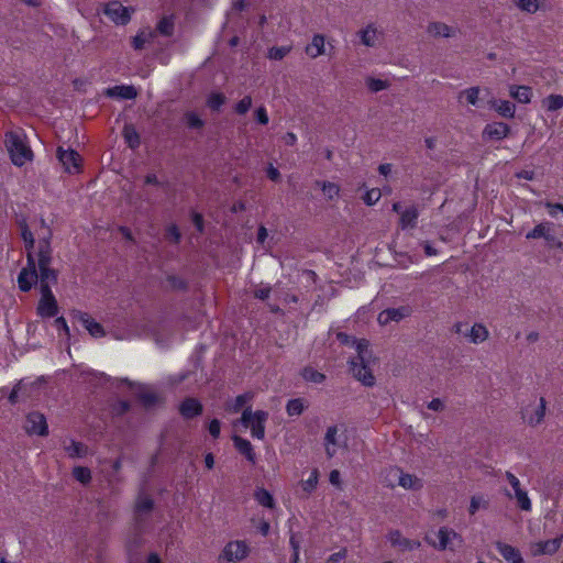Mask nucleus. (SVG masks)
I'll return each mask as SVG.
<instances>
[{
  "label": "nucleus",
  "mask_w": 563,
  "mask_h": 563,
  "mask_svg": "<svg viewBox=\"0 0 563 563\" xmlns=\"http://www.w3.org/2000/svg\"><path fill=\"white\" fill-rule=\"evenodd\" d=\"M154 508V500L148 495H139L134 507V530L137 536L145 530L144 523Z\"/></svg>",
  "instance_id": "obj_6"
},
{
  "label": "nucleus",
  "mask_w": 563,
  "mask_h": 563,
  "mask_svg": "<svg viewBox=\"0 0 563 563\" xmlns=\"http://www.w3.org/2000/svg\"><path fill=\"white\" fill-rule=\"evenodd\" d=\"M202 411V405L196 398H186L179 406V412L185 419H191L199 416Z\"/></svg>",
  "instance_id": "obj_25"
},
{
  "label": "nucleus",
  "mask_w": 563,
  "mask_h": 563,
  "mask_svg": "<svg viewBox=\"0 0 563 563\" xmlns=\"http://www.w3.org/2000/svg\"><path fill=\"white\" fill-rule=\"evenodd\" d=\"M345 556H346V550H341L339 552L331 554L328 558L327 563H340L343 559H345Z\"/></svg>",
  "instance_id": "obj_64"
},
{
  "label": "nucleus",
  "mask_w": 563,
  "mask_h": 563,
  "mask_svg": "<svg viewBox=\"0 0 563 563\" xmlns=\"http://www.w3.org/2000/svg\"><path fill=\"white\" fill-rule=\"evenodd\" d=\"M73 475L81 484H88L91 481V472L88 467L76 466L73 470Z\"/></svg>",
  "instance_id": "obj_45"
},
{
  "label": "nucleus",
  "mask_w": 563,
  "mask_h": 563,
  "mask_svg": "<svg viewBox=\"0 0 563 563\" xmlns=\"http://www.w3.org/2000/svg\"><path fill=\"white\" fill-rule=\"evenodd\" d=\"M387 540L393 547L401 551H412L421 547L420 541L405 538L399 530H393L387 534Z\"/></svg>",
  "instance_id": "obj_21"
},
{
  "label": "nucleus",
  "mask_w": 563,
  "mask_h": 563,
  "mask_svg": "<svg viewBox=\"0 0 563 563\" xmlns=\"http://www.w3.org/2000/svg\"><path fill=\"white\" fill-rule=\"evenodd\" d=\"M4 144L15 166L21 167L33 159V152L22 130L7 132L4 135Z\"/></svg>",
  "instance_id": "obj_2"
},
{
  "label": "nucleus",
  "mask_w": 563,
  "mask_h": 563,
  "mask_svg": "<svg viewBox=\"0 0 563 563\" xmlns=\"http://www.w3.org/2000/svg\"><path fill=\"white\" fill-rule=\"evenodd\" d=\"M319 472L317 468L312 470L310 476L301 483V488L305 493L311 494L318 485Z\"/></svg>",
  "instance_id": "obj_42"
},
{
  "label": "nucleus",
  "mask_w": 563,
  "mask_h": 563,
  "mask_svg": "<svg viewBox=\"0 0 563 563\" xmlns=\"http://www.w3.org/2000/svg\"><path fill=\"white\" fill-rule=\"evenodd\" d=\"M235 449L243 454L247 461H250L252 464H255L256 462V454L253 450V445L251 442L242 437L234 435L232 438Z\"/></svg>",
  "instance_id": "obj_26"
},
{
  "label": "nucleus",
  "mask_w": 563,
  "mask_h": 563,
  "mask_svg": "<svg viewBox=\"0 0 563 563\" xmlns=\"http://www.w3.org/2000/svg\"><path fill=\"white\" fill-rule=\"evenodd\" d=\"M303 409L305 404L300 398L290 399L286 405V411L288 416H299L302 413Z\"/></svg>",
  "instance_id": "obj_44"
},
{
  "label": "nucleus",
  "mask_w": 563,
  "mask_h": 563,
  "mask_svg": "<svg viewBox=\"0 0 563 563\" xmlns=\"http://www.w3.org/2000/svg\"><path fill=\"white\" fill-rule=\"evenodd\" d=\"M489 336V332L487 330V328L482 324V323H475L468 334H467V338L470 340V342L474 343V344H479L484 341H486Z\"/></svg>",
  "instance_id": "obj_31"
},
{
  "label": "nucleus",
  "mask_w": 563,
  "mask_h": 563,
  "mask_svg": "<svg viewBox=\"0 0 563 563\" xmlns=\"http://www.w3.org/2000/svg\"><path fill=\"white\" fill-rule=\"evenodd\" d=\"M543 107L548 111H556L563 108V96L550 95L543 100Z\"/></svg>",
  "instance_id": "obj_38"
},
{
  "label": "nucleus",
  "mask_w": 563,
  "mask_h": 563,
  "mask_svg": "<svg viewBox=\"0 0 563 563\" xmlns=\"http://www.w3.org/2000/svg\"><path fill=\"white\" fill-rule=\"evenodd\" d=\"M154 37V33L150 30L141 31L132 40V46L134 49H142L148 41Z\"/></svg>",
  "instance_id": "obj_40"
},
{
  "label": "nucleus",
  "mask_w": 563,
  "mask_h": 563,
  "mask_svg": "<svg viewBox=\"0 0 563 563\" xmlns=\"http://www.w3.org/2000/svg\"><path fill=\"white\" fill-rule=\"evenodd\" d=\"M221 423L218 419H213L209 423V432L213 438H218L220 435Z\"/></svg>",
  "instance_id": "obj_62"
},
{
  "label": "nucleus",
  "mask_w": 563,
  "mask_h": 563,
  "mask_svg": "<svg viewBox=\"0 0 563 563\" xmlns=\"http://www.w3.org/2000/svg\"><path fill=\"white\" fill-rule=\"evenodd\" d=\"M427 33L434 38H449L456 36L459 29L444 22L433 21L428 23Z\"/></svg>",
  "instance_id": "obj_20"
},
{
  "label": "nucleus",
  "mask_w": 563,
  "mask_h": 563,
  "mask_svg": "<svg viewBox=\"0 0 563 563\" xmlns=\"http://www.w3.org/2000/svg\"><path fill=\"white\" fill-rule=\"evenodd\" d=\"M156 30L165 36H170L174 33V19L173 16H164L157 23Z\"/></svg>",
  "instance_id": "obj_41"
},
{
  "label": "nucleus",
  "mask_w": 563,
  "mask_h": 563,
  "mask_svg": "<svg viewBox=\"0 0 563 563\" xmlns=\"http://www.w3.org/2000/svg\"><path fill=\"white\" fill-rule=\"evenodd\" d=\"M554 228H555V225L552 222H549V221L541 222V223L537 224L532 230H530L526 234V239L527 240L543 239L545 241V244L548 247L561 249L563 244H562L561 240L556 236Z\"/></svg>",
  "instance_id": "obj_5"
},
{
  "label": "nucleus",
  "mask_w": 563,
  "mask_h": 563,
  "mask_svg": "<svg viewBox=\"0 0 563 563\" xmlns=\"http://www.w3.org/2000/svg\"><path fill=\"white\" fill-rule=\"evenodd\" d=\"M437 536H438L439 542H434L431 539H429L428 537L426 538V541L438 551H445V550L454 551L455 542L459 545H461L463 542L461 534H459L453 529L448 528V527H441L438 530Z\"/></svg>",
  "instance_id": "obj_7"
},
{
  "label": "nucleus",
  "mask_w": 563,
  "mask_h": 563,
  "mask_svg": "<svg viewBox=\"0 0 563 563\" xmlns=\"http://www.w3.org/2000/svg\"><path fill=\"white\" fill-rule=\"evenodd\" d=\"M489 104L504 118H514L516 106L508 100H492Z\"/></svg>",
  "instance_id": "obj_30"
},
{
  "label": "nucleus",
  "mask_w": 563,
  "mask_h": 563,
  "mask_svg": "<svg viewBox=\"0 0 563 563\" xmlns=\"http://www.w3.org/2000/svg\"><path fill=\"white\" fill-rule=\"evenodd\" d=\"M305 380L314 383V384H322L325 380V375L318 372L313 367H305L301 373Z\"/></svg>",
  "instance_id": "obj_37"
},
{
  "label": "nucleus",
  "mask_w": 563,
  "mask_h": 563,
  "mask_svg": "<svg viewBox=\"0 0 563 563\" xmlns=\"http://www.w3.org/2000/svg\"><path fill=\"white\" fill-rule=\"evenodd\" d=\"M251 552L246 541L234 540L228 542L218 556V563H239L245 560Z\"/></svg>",
  "instance_id": "obj_4"
},
{
  "label": "nucleus",
  "mask_w": 563,
  "mask_h": 563,
  "mask_svg": "<svg viewBox=\"0 0 563 563\" xmlns=\"http://www.w3.org/2000/svg\"><path fill=\"white\" fill-rule=\"evenodd\" d=\"M268 420V412L264 410L252 411L251 407L243 410L241 423L251 430L254 439L263 440L265 438V424Z\"/></svg>",
  "instance_id": "obj_3"
},
{
  "label": "nucleus",
  "mask_w": 563,
  "mask_h": 563,
  "mask_svg": "<svg viewBox=\"0 0 563 563\" xmlns=\"http://www.w3.org/2000/svg\"><path fill=\"white\" fill-rule=\"evenodd\" d=\"M419 211L416 206H410L400 212L399 225L402 230L413 229L417 225Z\"/></svg>",
  "instance_id": "obj_27"
},
{
  "label": "nucleus",
  "mask_w": 563,
  "mask_h": 563,
  "mask_svg": "<svg viewBox=\"0 0 563 563\" xmlns=\"http://www.w3.org/2000/svg\"><path fill=\"white\" fill-rule=\"evenodd\" d=\"M397 262H398L399 266H401L402 268H407L409 265L416 263L417 258L411 255L401 253V254H398Z\"/></svg>",
  "instance_id": "obj_57"
},
{
  "label": "nucleus",
  "mask_w": 563,
  "mask_h": 563,
  "mask_svg": "<svg viewBox=\"0 0 563 563\" xmlns=\"http://www.w3.org/2000/svg\"><path fill=\"white\" fill-rule=\"evenodd\" d=\"M19 227L26 250V266L18 275L20 290L24 292L30 291L37 283L40 284V290H44L45 287L51 289V286L57 283V272L51 268V264H38L40 273H37L33 253V247H35L33 233L24 219L19 221Z\"/></svg>",
  "instance_id": "obj_1"
},
{
  "label": "nucleus",
  "mask_w": 563,
  "mask_h": 563,
  "mask_svg": "<svg viewBox=\"0 0 563 563\" xmlns=\"http://www.w3.org/2000/svg\"><path fill=\"white\" fill-rule=\"evenodd\" d=\"M140 399L145 406H152L157 401V396L153 393H142Z\"/></svg>",
  "instance_id": "obj_61"
},
{
  "label": "nucleus",
  "mask_w": 563,
  "mask_h": 563,
  "mask_svg": "<svg viewBox=\"0 0 563 563\" xmlns=\"http://www.w3.org/2000/svg\"><path fill=\"white\" fill-rule=\"evenodd\" d=\"M123 136L125 142L131 148H136L140 145V135L132 125H125L123 129Z\"/></svg>",
  "instance_id": "obj_36"
},
{
  "label": "nucleus",
  "mask_w": 563,
  "mask_h": 563,
  "mask_svg": "<svg viewBox=\"0 0 563 563\" xmlns=\"http://www.w3.org/2000/svg\"><path fill=\"white\" fill-rule=\"evenodd\" d=\"M109 97H114L124 100L134 99L137 96V91L133 86H114L107 90Z\"/></svg>",
  "instance_id": "obj_29"
},
{
  "label": "nucleus",
  "mask_w": 563,
  "mask_h": 563,
  "mask_svg": "<svg viewBox=\"0 0 563 563\" xmlns=\"http://www.w3.org/2000/svg\"><path fill=\"white\" fill-rule=\"evenodd\" d=\"M65 451L70 457H81L87 453V446L81 442L71 440L69 444L65 445Z\"/></svg>",
  "instance_id": "obj_35"
},
{
  "label": "nucleus",
  "mask_w": 563,
  "mask_h": 563,
  "mask_svg": "<svg viewBox=\"0 0 563 563\" xmlns=\"http://www.w3.org/2000/svg\"><path fill=\"white\" fill-rule=\"evenodd\" d=\"M57 158L63 165L65 172L69 174L78 173L80 169V155L71 150H64L62 146L57 148Z\"/></svg>",
  "instance_id": "obj_14"
},
{
  "label": "nucleus",
  "mask_w": 563,
  "mask_h": 563,
  "mask_svg": "<svg viewBox=\"0 0 563 563\" xmlns=\"http://www.w3.org/2000/svg\"><path fill=\"white\" fill-rule=\"evenodd\" d=\"M516 4L522 11L534 13L539 9L538 0H516Z\"/></svg>",
  "instance_id": "obj_49"
},
{
  "label": "nucleus",
  "mask_w": 563,
  "mask_h": 563,
  "mask_svg": "<svg viewBox=\"0 0 563 563\" xmlns=\"http://www.w3.org/2000/svg\"><path fill=\"white\" fill-rule=\"evenodd\" d=\"M478 96H479V88L478 87H471L468 89L463 90L459 98L465 97L468 104L476 106L478 102Z\"/></svg>",
  "instance_id": "obj_47"
},
{
  "label": "nucleus",
  "mask_w": 563,
  "mask_h": 563,
  "mask_svg": "<svg viewBox=\"0 0 563 563\" xmlns=\"http://www.w3.org/2000/svg\"><path fill=\"white\" fill-rule=\"evenodd\" d=\"M413 312V309L409 305L400 307L387 308L380 311L377 316V322L380 325H387L390 322H400L406 318H409Z\"/></svg>",
  "instance_id": "obj_10"
},
{
  "label": "nucleus",
  "mask_w": 563,
  "mask_h": 563,
  "mask_svg": "<svg viewBox=\"0 0 563 563\" xmlns=\"http://www.w3.org/2000/svg\"><path fill=\"white\" fill-rule=\"evenodd\" d=\"M104 14L117 24L124 25L131 20L129 9L118 1L110 2L104 9Z\"/></svg>",
  "instance_id": "obj_19"
},
{
  "label": "nucleus",
  "mask_w": 563,
  "mask_h": 563,
  "mask_svg": "<svg viewBox=\"0 0 563 563\" xmlns=\"http://www.w3.org/2000/svg\"><path fill=\"white\" fill-rule=\"evenodd\" d=\"M547 400L540 397L539 404L536 407L528 406L522 411V419L530 426L536 427L540 424L545 417Z\"/></svg>",
  "instance_id": "obj_15"
},
{
  "label": "nucleus",
  "mask_w": 563,
  "mask_h": 563,
  "mask_svg": "<svg viewBox=\"0 0 563 563\" xmlns=\"http://www.w3.org/2000/svg\"><path fill=\"white\" fill-rule=\"evenodd\" d=\"M255 119L258 123L265 125L268 123L269 121V118H268V114H267V111L265 109V107H258L255 111Z\"/></svg>",
  "instance_id": "obj_58"
},
{
  "label": "nucleus",
  "mask_w": 563,
  "mask_h": 563,
  "mask_svg": "<svg viewBox=\"0 0 563 563\" xmlns=\"http://www.w3.org/2000/svg\"><path fill=\"white\" fill-rule=\"evenodd\" d=\"M186 123L191 129H200L203 126V121L195 112H188L185 115Z\"/></svg>",
  "instance_id": "obj_53"
},
{
  "label": "nucleus",
  "mask_w": 563,
  "mask_h": 563,
  "mask_svg": "<svg viewBox=\"0 0 563 563\" xmlns=\"http://www.w3.org/2000/svg\"><path fill=\"white\" fill-rule=\"evenodd\" d=\"M41 291V299L37 303V314L42 318H52L55 317L58 312V305L55 296L52 292V289L46 288Z\"/></svg>",
  "instance_id": "obj_12"
},
{
  "label": "nucleus",
  "mask_w": 563,
  "mask_h": 563,
  "mask_svg": "<svg viewBox=\"0 0 563 563\" xmlns=\"http://www.w3.org/2000/svg\"><path fill=\"white\" fill-rule=\"evenodd\" d=\"M366 85L372 92H378L388 87V84L385 80L376 78H368L366 80Z\"/></svg>",
  "instance_id": "obj_51"
},
{
  "label": "nucleus",
  "mask_w": 563,
  "mask_h": 563,
  "mask_svg": "<svg viewBox=\"0 0 563 563\" xmlns=\"http://www.w3.org/2000/svg\"><path fill=\"white\" fill-rule=\"evenodd\" d=\"M225 102V97L223 93L220 92H213L208 97L207 104L212 110H219Z\"/></svg>",
  "instance_id": "obj_48"
},
{
  "label": "nucleus",
  "mask_w": 563,
  "mask_h": 563,
  "mask_svg": "<svg viewBox=\"0 0 563 563\" xmlns=\"http://www.w3.org/2000/svg\"><path fill=\"white\" fill-rule=\"evenodd\" d=\"M325 38L322 34H314L311 42L306 46L305 52L310 58H317L324 54Z\"/></svg>",
  "instance_id": "obj_28"
},
{
  "label": "nucleus",
  "mask_w": 563,
  "mask_h": 563,
  "mask_svg": "<svg viewBox=\"0 0 563 563\" xmlns=\"http://www.w3.org/2000/svg\"><path fill=\"white\" fill-rule=\"evenodd\" d=\"M336 435H338V427L331 426L327 429L324 435V444H333L336 445Z\"/></svg>",
  "instance_id": "obj_55"
},
{
  "label": "nucleus",
  "mask_w": 563,
  "mask_h": 563,
  "mask_svg": "<svg viewBox=\"0 0 563 563\" xmlns=\"http://www.w3.org/2000/svg\"><path fill=\"white\" fill-rule=\"evenodd\" d=\"M73 318L80 322L82 327L89 332V334L93 338H102L106 332L103 327L92 319L87 312H82L76 310L73 312Z\"/></svg>",
  "instance_id": "obj_16"
},
{
  "label": "nucleus",
  "mask_w": 563,
  "mask_h": 563,
  "mask_svg": "<svg viewBox=\"0 0 563 563\" xmlns=\"http://www.w3.org/2000/svg\"><path fill=\"white\" fill-rule=\"evenodd\" d=\"M167 238L174 242V243H179L180 239H181V234L179 232V229L176 224H170L167 230Z\"/></svg>",
  "instance_id": "obj_56"
},
{
  "label": "nucleus",
  "mask_w": 563,
  "mask_h": 563,
  "mask_svg": "<svg viewBox=\"0 0 563 563\" xmlns=\"http://www.w3.org/2000/svg\"><path fill=\"white\" fill-rule=\"evenodd\" d=\"M254 496L256 501L264 507L273 508L275 506L272 494L264 488L257 489Z\"/></svg>",
  "instance_id": "obj_39"
},
{
  "label": "nucleus",
  "mask_w": 563,
  "mask_h": 563,
  "mask_svg": "<svg viewBox=\"0 0 563 563\" xmlns=\"http://www.w3.org/2000/svg\"><path fill=\"white\" fill-rule=\"evenodd\" d=\"M505 477L508 481L511 488L514 489V494H511L509 492H505L506 496L508 498H515L517 500L518 507L521 510L530 511L532 508V504L528 496L527 490H525L521 487V483H520L519 478L515 474H512L511 472H508V471L505 473Z\"/></svg>",
  "instance_id": "obj_8"
},
{
  "label": "nucleus",
  "mask_w": 563,
  "mask_h": 563,
  "mask_svg": "<svg viewBox=\"0 0 563 563\" xmlns=\"http://www.w3.org/2000/svg\"><path fill=\"white\" fill-rule=\"evenodd\" d=\"M489 506V501L483 495H474L471 497L468 512L470 515H475L479 509H487Z\"/></svg>",
  "instance_id": "obj_33"
},
{
  "label": "nucleus",
  "mask_w": 563,
  "mask_h": 563,
  "mask_svg": "<svg viewBox=\"0 0 563 563\" xmlns=\"http://www.w3.org/2000/svg\"><path fill=\"white\" fill-rule=\"evenodd\" d=\"M398 477V485L409 490H420L423 487V482L416 475L404 473L399 468L394 470Z\"/></svg>",
  "instance_id": "obj_23"
},
{
  "label": "nucleus",
  "mask_w": 563,
  "mask_h": 563,
  "mask_svg": "<svg viewBox=\"0 0 563 563\" xmlns=\"http://www.w3.org/2000/svg\"><path fill=\"white\" fill-rule=\"evenodd\" d=\"M252 107V98L250 96H245L243 99H241L236 106L235 111L239 114H245Z\"/></svg>",
  "instance_id": "obj_54"
},
{
  "label": "nucleus",
  "mask_w": 563,
  "mask_h": 563,
  "mask_svg": "<svg viewBox=\"0 0 563 563\" xmlns=\"http://www.w3.org/2000/svg\"><path fill=\"white\" fill-rule=\"evenodd\" d=\"M356 351L357 356L354 357L353 360L361 362L371 360L372 353L368 350V342L366 340H360L356 342Z\"/></svg>",
  "instance_id": "obj_43"
},
{
  "label": "nucleus",
  "mask_w": 563,
  "mask_h": 563,
  "mask_svg": "<svg viewBox=\"0 0 563 563\" xmlns=\"http://www.w3.org/2000/svg\"><path fill=\"white\" fill-rule=\"evenodd\" d=\"M369 361H355L351 360L350 369L353 376L360 380L363 385L372 387L375 385V377L368 367Z\"/></svg>",
  "instance_id": "obj_13"
},
{
  "label": "nucleus",
  "mask_w": 563,
  "mask_h": 563,
  "mask_svg": "<svg viewBox=\"0 0 563 563\" xmlns=\"http://www.w3.org/2000/svg\"><path fill=\"white\" fill-rule=\"evenodd\" d=\"M510 128L504 122H493L487 124L483 130V137L488 140H503L508 136Z\"/></svg>",
  "instance_id": "obj_22"
},
{
  "label": "nucleus",
  "mask_w": 563,
  "mask_h": 563,
  "mask_svg": "<svg viewBox=\"0 0 563 563\" xmlns=\"http://www.w3.org/2000/svg\"><path fill=\"white\" fill-rule=\"evenodd\" d=\"M252 398H253V395L250 393L239 395L232 405V410L234 412L240 411L245 404H247L249 401L252 400Z\"/></svg>",
  "instance_id": "obj_52"
},
{
  "label": "nucleus",
  "mask_w": 563,
  "mask_h": 563,
  "mask_svg": "<svg viewBox=\"0 0 563 563\" xmlns=\"http://www.w3.org/2000/svg\"><path fill=\"white\" fill-rule=\"evenodd\" d=\"M291 51V46H274L268 51V58L274 60H280Z\"/></svg>",
  "instance_id": "obj_46"
},
{
  "label": "nucleus",
  "mask_w": 563,
  "mask_h": 563,
  "mask_svg": "<svg viewBox=\"0 0 563 563\" xmlns=\"http://www.w3.org/2000/svg\"><path fill=\"white\" fill-rule=\"evenodd\" d=\"M329 482H330L333 486H335V487H338V488H341V483H342V482H341V474H340V472H339L338 470H332V471L330 472V475H329Z\"/></svg>",
  "instance_id": "obj_63"
},
{
  "label": "nucleus",
  "mask_w": 563,
  "mask_h": 563,
  "mask_svg": "<svg viewBox=\"0 0 563 563\" xmlns=\"http://www.w3.org/2000/svg\"><path fill=\"white\" fill-rule=\"evenodd\" d=\"M24 430L29 435H46L48 426L45 416L37 411L30 412L25 419Z\"/></svg>",
  "instance_id": "obj_11"
},
{
  "label": "nucleus",
  "mask_w": 563,
  "mask_h": 563,
  "mask_svg": "<svg viewBox=\"0 0 563 563\" xmlns=\"http://www.w3.org/2000/svg\"><path fill=\"white\" fill-rule=\"evenodd\" d=\"M271 291H272V287L266 285V286H261L258 287L257 289L254 290V297L257 298V299H261V300H265L269 297L271 295Z\"/></svg>",
  "instance_id": "obj_59"
},
{
  "label": "nucleus",
  "mask_w": 563,
  "mask_h": 563,
  "mask_svg": "<svg viewBox=\"0 0 563 563\" xmlns=\"http://www.w3.org/2000/svg\"><path fill=\"white\" fill-rule=\"evenodd\" d=\"M380 190L378 188H373L365 192V195L363 196V201L367 206H373L380 199Z\"/></svg>",
  "instance_id": "obj_50"
},
{
  "label": "nucleus",
  "mask_w": 563,
  "mask_h": 563,
  "mask_svg": "<svg viewBox=\"0 0 563 563\" xmlns=\"http://www.w3.org/2000/svg\"><path fill=\"white\" fill-rule=\"evenodd\" d=\"M563 536L556 537L547 541H539L530 545L531 554L538 555H551L554 554L561 547Z\"/></svg>",
  "instance_id": "obj_18"
},
{
  "label": "nucleus",
  "mask_w": 563,
  "mask_h": 563,
  "mask_svg": "<svg viewBox=\"0 0 563 563\" xmlns=\"http://www.w3.org/2000/svg\"><path fill=\"white\" fill-rule=\"evenodd\" d=\"M496 549L498 553L509 563H525L521 553L515 547L504 543L496 542Z\"/></svg>",
  "instance_id": "obj_24"
},
{
  "label": "nucleus",
  "mask_w": 563,
  "mask_h": 563,
  "mask_svg": "<svg viewBox=\"0 0 563 563\" xmlns=\"http://www.w3.org/2000/svg\"><path fill=\"white\" fill-rule=\"evenodd\" d=\"M317 185L321 187L322 192L329 200L336 199L340 195L339 185L331 181H317Z\"/></svg>",
  "instance_id": "obj_34"
},
{
  "label": "nucleus",
  "mask_w": 563,
  "mask_h": 563,
  "mask_svg": "<svg viewBox=\"0 0 563 563\" xmlns=\"http://www.w3.org/2000/svg\"><path fill=\"white\" fill-rule=\"evenodd\" d=\"M41 225L44 232L43 235H40L38 238L36 252L33 250V253L34 256L36 255L37 257V264L46 265L52 263V232L51 229L46 227L44 219H41Z\"/></svg>",
  "instance_id": "obj_9"
},
{
  "label": "nucleus",
  "mask_w": 563,
  "mask_h": 563,
  "mask_svg": "<svg viewBox=\"0 0 563 563\" xmlns=\"http://www.w3.org/2000/svg\"><path fill=\"white\" fill-rule=\"evenodd\" d=\"M510 96L521 103H529L532 97V90L527 86H511Z\"/></svg>",
  "instance_id": "obj_32"
},
{
  "label": "nucleus",
  "mask_w": 563,
  "mask_h": 563,
  "mask_svg": "<svg viewBox=\"0 0 563 563\" xmlns=\"http://www.w3.org/2000/svg\"><path fill=\"white\" fill-rule=\"evenodd\" d=\"M357 36L362 45L366 47H375L379 44L383 32L378 30L375 23H368L365 27L357 31Z\"/></svg>",
  "instance_id": "obj_17"
},
{
  "label": "nucleus",
  "mask_w": 563,
  "mask_h": 563,
  "mask_svg": "<svg viewBox=\"0 0 563 563\" xmlns=\"http://www.w3.org/2000/svg\"><path fill=\"white\" fill-rule=\"evenodd\" d=\"M54 325L59 333H65V335H69V328L64 317H58L54 321Z\"/></svg>",
  "instance_id": "obj_60"
}]
</instances>
